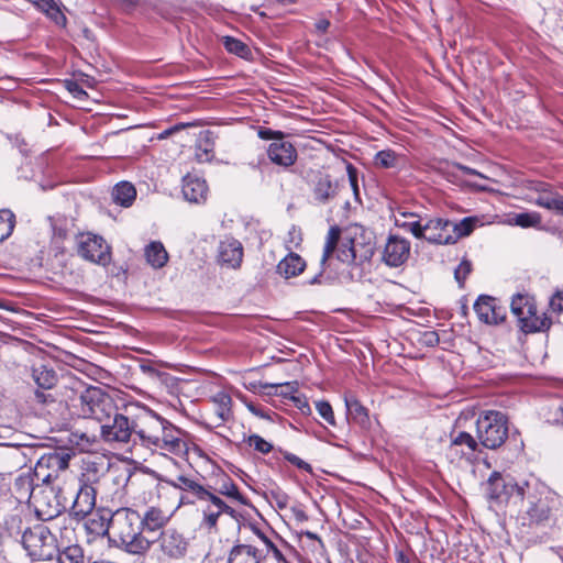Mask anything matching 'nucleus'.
I'll return each instance as SVG.
<instances>
[{"mask_svg":"<svg viewBox=\"0 0 563 563\" xmlns=\"http://www.w3.org/2000/svg\"><path fill=\"white\" fill-rule=\"evenodd\" d=\"M258 136L263 140H273V142L284 140V133L282 131H275L266 128L258 131Z\"/></svg>","mask_w":563,"mask_h":563,"instance_id":"6e6d98bb","label":"nucleus"},{"mask_svg":"<svg viewBox=\"0 0 563 563\" xmlns=\"http://www.w3.org/2000/svg\"><path fill=\"white\" fill-rule=\"evenodd\" d=\"M472 272V263L468 260H463L454 271V278L460 288H464L465 280Z\"/></svg>","mask_w":563,"mask_h":563,"instance_id":"3c124183","label":"nucleus"},{"mask_svg":"<svg viewBox=\"0 0 563 563\" xmlns=\"http://www.w3.org/2000/svg\"><path fill=\"white\" fill-rule=\"evenodd\" d=\"M14 225V214L7 209L0 210V242H3L12 234Z\"/></svg>","mask_w":563,"mask_h":563,"instance_id":"a18cd8bd","label":"nucleus"},{"mask_svg":"<svg viewBox=\"0 0 563 563\" xmlns=\"http://www.w3.org/2000/svg\"><path fill=\"white\" fill-rule=\"evenodd\" d=\"M65 88L78 100H84L88 97L87 92L75 80H65Z\"/></svg>","mask_w":563,"mask_h":563,"instance_id":"603ef678","label":"nucleus"},{"mask_svg":"<svg viewBox=\"0 0 563 563\" xmlns=\"http://www.w3.org/2000/svg\"><path fill=\"white\" fill-rule=\"evenodd\" d=\"M159 559L179 560L186 555L188 542L175 529L164 530L157 539Z\"/></svg>","mask_w":563,"mask_h":563,"instance_id":"ddd939ff","label":"nucleus"},{"mask_svg":"<svg viewBox=\"0 0 563 563\" xmlns=\"http://www.w3.org/2000/svg\"><path fill=\"white\" fill-rule=\"evenodd\" d=\"M136 198V189L135 187L128 181H122L115 185L112 190V199L115 203L122 207L132 206L133 201Z\"/></svg>","mask_w":563,"mask_h":563,"instance_id":"2f4dec72","label":"nucleus"},{"mask_svg":"<svg viewBox=\"0 0 563 563\" xmlns=\"http://www.w3.org/2000/svg\"><path fill=\"white\" fill-rule=\"evenodd\" d=\"M528 483L519 485L510 476H503L498 472H493L487 481V496L490 500L498 504H507L511 499L522 501L526 496Z\"/></svg>","mask_w":563,"mask_h":563,"instance_id":"0eeeda50","label":"nucleus"},{"mask_svg":"<svg viewBox=\"0 0 563 563\" xmlns=\"http://www.w3.org/2000/svg\"><path fill=\"white\" fill-rule=\"evenodd\" d=\"M318 413L332 427L336 426L334 412L330 402L325 400L316 401Z\"/></svg>","mask_w":563,"mask_h":563,"instance_id":"8fccbe9b","label":"nucleus"},{"mask_svg":"<svg viewBox=\"0 0 563 563\" xmlns=\"http://www.w3.org/2000/svg\"><path fill=\"white\" fill-rule=\"evenodd\" d=\"M112 512L109 510H97L91 512L90 517L85 522V528L88 533L97 537H111L112 532Z\"/></svg>","mask_w":563,"mask_h":563,"instance_id":"4be33fe9","label":"nucleus"},{"mask_svg":"<svg viewBox=\"0 0 563 563\" xmlns=\"http://www.w3.org/2000/svg\"><path fill=\"white\" fill-rule=\"evenodd\" d=\"M267 156L273 164L287 168L296 163L298 154L291 142L279 140L268 145Z\"/></svg>","mask_w":563,"mask_h":563,"instance_id":"dca6fc26","label":"nucleus"},{"mask_svg":"<svg viewBox=\"0 0 563 563\" xmlns=\"http://www.w3.org/2000/svg\"><path fill=\"white\" fill-rule=\"evenodd\" d=\"M70 454L66 452L53 451L42 455L34 468L33 475L40 483H51L55 481L59 473L69 466Z\"/></svg>","mask_w":563,"mask_h":563,"instance_id":"1a4fd4ad","label":"nucleus"},{"mask_svg":"<svg viewBox=\"0 0 563 563\" xmlns=\"http://www.w3.org/2000/svg\"><path fill=\"white\" fill-rule=\"evenodd\" d=\"M510 307L511 312L518 318V320H521L525 316H528L532 309H534L536 305L529 297L516 295L511 300Z\"/></svg>","mask_w":563,"mask_h":563,"instance_id":"ea45409f","label":"nucleus"},{"mask_svg":"<svg viewBox=\"0 0 563 563\" xmlns=\"http://www.w3.org/2000/svg\"><path fill=\"white\" fill-rule=\"evenodd\" d=\"M272 498L275 501L276 506L279 509H284L288 506L289 503V496L282 492L280 489L272 490L271 492Z\"/></svg>","mask_w":563,"mask_h":563,"instance_id":"5fc2aeb1","label":"nucleus"},{"mask_svg":"<svg viewBox=\"0 0 563 563\" xmlns=\"http://www.w3.org/2000/svg\"><path fill=\"white\" fill-rule=\"evenodd\" d=\"M374 165L377 168L401 170L406 167L407 159L405 155L387 148L375 154Z\"/></svg>","mask_w":563,"mask_h":563,"instance_id":"a878e982","label":"nucleus"},{"mask_svg":"<svg viewBox=\"0 0 563 563\" xmlns=\"http://www.w3.org/2000/svg\"><path fill=\"white\" fill-rule=\"evenodd\" d=\"M34 395H35L36 401L40 404H46V402L53 400L51 395L45 394L44 391H41V390H36Z\"/></svg>","mask_w":563,"mask_h":563,"instance_id":"338daca9","label":"nucleus"},{"mask_svg":"<svg viewBox=\"0 0 563 563\" xmlns=\"http://www.w3.org/2000/svg\"><path fill=\"white\" fill-rule=\"evenodd\" d=\"M212 402L216 406V413L220 418L222 422L228 421L231 416V406H232V398L231 396L225 391H218L214 394L211 398Z\"/></svg>","mask_w":563,"mask_h":563,"instance_id":"f704fd0d","label":"nucleus"},{"mask_svg":"<svg viewBox=\"0 0 563 563\" xmlns=\"http://www.w3.org/2000/svg\"><path fill=\"white\" fill-rule=\"evenodd\" d=\"M243 258V246L235 239H227L222 241L218 250V261L221 265L238 268Z\"/></svg>","mask_w":563,"mask_h":563,"instance_id":"a211bd4d","label":"nucleus"},{"mask_svg":"<svg viewBox=\"0 0 563 563\" xmlns=\"http://www.w3.org/2000/svg\"><path fill=\"white\" fill-rule=\"evenodd\" d=\"M550 307L554 312L563 311V290L555 292L550 299Z\"/></svg>","mask_w":563,"mask_h":563,"instance_id":"13d9d810","label":"nucleus"},{"mask_svg":"<svg viewBox=\"0 0 563 563\" xmlns=\"http://www.w3.org/2000/svg\"><path fill=\"white\" fill-rule=\"evenodd\" d=\"M507 417L496 410H487L476 421L477 439L482 446L490 450L499 448L508 437Z\"/></svg>","mask_w":563,"mask_h":563,"instance_id":"20e7f679","label":"nucleus"},{"mask_svg":"<svg viewBox=\"0 0 563 563\" xmlns=\"http://www.w3.org/2000/svg\"><path fill=\"white\" fill-rule=\"evenodd\" d=\"M145 257L153 268H162L168 261V254L161 242H151L145 247Z\"/></svg>","mask_w":563,"mask_h":563,"instance_id":"473e14b6","label":"nucleus"},{"mask_svg":"<svg viewBox=\"0 0 563 563\" xmlns=\"http://www.w3.org/2000/svg\"><path fill=\"white\" fill-rule=\"evenodd\" d=\"M451 220L443 218H429L424 221V235L423 239L429 243L445 245L452 244Z\"/></svg>","mask_w":563,"mask_h":563,"instance_id":"2eb2a0df","label":"nucleus"},{"mask_svg":"<svg viewBox=\"0 0 563 563\" xmlns=\"http://www.w3.org/2000/svg\"><path fill=\"white\" fill-rule=\"evenodd\" d=\"M339 257L343 262H353L355 260L356 255H355L354 249L351 246L347 249V251L342 250Z\"/></svg>","mask_w":563,"mask_h":563,"instance_id":"0e129e2a","label":"nucleus"},{"mask_svg":"<svg viewBox=\"0 0 563 563\" xmlns=\"http://www.w3.org/2000/svg\"><path fill=\"white\" fill-rule=\"evenodd\" d=\"M347 176L351 184V187L354 191V195L358 196V186H357V170L351 164L347 165Z\"/></svg>","mask_w":563,"mask_h":563,"instance_id":"bf43d9fd","label":"nucleus"},{"mask_svg":"<svg viewBox=\"0 0 563 563\" xmlns=\"http://www.w3.org/2000/svg\"><path fill=\"white\" fill-rule=\"evenodd\" d=\"M519 322L522 331L527 333L545 331L551 327V320L545 316V313H542L541 316L538 314L537 307H534L528 316H525L519 320Z\"/></svg>","mask_w":563,"mask_h":563,"instance_id":"7c9ffc66","label":"nucleus"},{"mask_svg":"<svg viewBox=\"0 0 563 563\" xmlns=\"http://www.w3.org/2000/svg\"><path fill=\"white\" fill-rule=\"evenodd\" d=\"M214 134L207 130L199 134L195 148V157L199 163L211 162L214 157Z\"/></svg>","mask_w":563,"mask_h":563,"instance_id":"c85d7f7f","label":"nucleus"},{"mask_svg":"<svg viewBox=\"0 0 563 563\" xmlns=\"http://www.w3.org/2000/svg\"><path fill=\"white\" fill-rule=\"evenodd\" d=\"M479 446V441L471 433L460 431L457 434L451 435L446 454L451 462H460L462 460L472 462L476 459V454L481 452Z\"/></svg>","mask_w":563,"mask_h":563,"instance_id":"9b49d317","label":"nucleus"},{"mask_svg":"<svg viewBox=\"0 0 563 563\" xmlns=\"http://www.w3.org/2000/svg\"><path fill=\"white\" fill-rule=\"evenodd\" d=\"M440 339L435 331H428L423 334V342L429 346H434L439 343Z\"/></svg>","mask_w":563,"mask_h":563,"instance_id":"e2e57ef3","label":"nucleus"},{"mask_svg":"<svg viewBox=\"0 0 563 563\" xmlns=\"http://www.w3.org/2000/svg\"><path fill=\"white\" fill-rule=\"evenodd\" d=\"M410 242L398 235H389L383 251V261L390 267H398L410 256Z\"/></svg>","mask_w":563,"mask_h":563,"instance_id":"4468645a","label":"nucleus"},{"mask_svg":"<svg viewBox=\"0 0 563 563\" xmlns=\"http://www.w3.org/2000/svg\"><path fill=\"white\" fill-rule=\"evenodd\" d=\"M266 554L255 544L236 543L229 552L228 563H263Z\"/></svg>","mask_w":563,"mask_h":563,"instance_id":"6ab92c4d","label":"nucleus"},{"mask_svg":"<svg viewBox=\"0 0 563 563\" xmlns=\"http://www.w3.org/2000/svg\"><path fill=\"white\" fill-rule=\"evenodd\" d=\"M199 510L202 514L201 527L207 529H214L218 519L222 514H228L234 517L235 510L222 500L218 495L208 490V496H203L200 500Z\"/></svg>","mask_w":563,"mask_h":563,"instance_id":"f8f14e48","label":"nucleus"},{"mask_svg":"<svg viewBox=\"0 0 563 563\" xmlns=\"http://www.w3.org/2000/svg\"><path fill=\"white\" fill-rule=\"evenodd\" d=\"M344 401L347 411V418L362 428L368 427V410L361 404V401L353 395L345 396Z\"/></svg>","mask_w":563,"mask_h":563,"instance_id":"c756f323","label":"nucleus"},{"mask_svg":"<svg viewBox=\"0 0 563 563\" xmlns=\"http://www.w3.org/2000/svg\"><path fill=\"white\" fill-rule=\"evenodd\" d=\"M62 489L51 483H41L29 505L34 508L35 515L42 521H48L58 517L66 505L62 500Z\"/></svg>","mask_w":563,"mask_h":563,"instance_id":"423d86ee","label":"nucleus"},{"mask_svg":"<svg viewBox=\"0 0 563 563\" xmlns=\"http://www.w3.org/2000/svg\"><path fill=\"white\" fill-rule=\"evenodd\" d=\"M506 319V310L504 307L496 303L493 313L489 316L488 324H498Z\"/></svg>","mask_w":563,"mask_h":563,"instance_id":"4d7b16f0","label":"nucleus"},{"mask_svg":"<svg viewBox=\"0 0 563 563\" xmlns=\"http://www.w3.org/2000/svg\"><path fill=\"white\" fill-rule=\"evenodd\" d=\"M476 219L472 217H467L462 219L460 222L451 221V232L452 244L456 243L461 238L470 235L475 227Z\"/></svg>","mask_w":563,"mask_h":563,"instance_id":"4c0bfd02","label":"nucleus"},{"mask_svg":"<svg viewBox=\"0 0 563 563\" xmlns=\"http://www.w3.org/2000/svg\"><path fill=\"white\" fill-rule=\"evenodd\" d=\"M77 253L84 260L107 266L111 262V247L104 239L92 233H80L76 236Z\"/></svg>","mask_w":563,"mask_h":563,"instance_id":"6e6552de","label":"nucleus"},{"mask_svg":"<svg viewBox=\"0 0 563 563\" xmlns=\"http://www.w3.org/2000/svg\"><path fill=\"white\" fill-rule=\"evenodd\" d=\"M40 484L41 483L37 482L36 477L33 475L32 468L22 472L14 479L12 487L15 499L19 503L26 501L29 504Z\"/></svg>","mask_w":563,"mask_h":563,"instance_id":"aec40b11","label":"nucleus"},{"mask_svg":"<svg viewBox=\"0 0 563 563\" xmlns=\"http://www.w3.org/2000/svg\"><path fill=\"white\" fill-rule=\"evenodd\" d=\"M265 547L267 549V553H272L273 558L278 563H283L286 560L285 555L282 553V551L277 548V545L272 540Z\"/></svg>","mask_w":563,"mask_h":563,"instance_id":"052dcab7","label":"nucleus"},{"mask_svg":"<svg viewBox=\"0 0 563 563\" xmlns=\"http://www.w3.org/2000/svg\"><path fill=\"white\" fill-rule=\"evenodd\" d=\"M100 437L107 443H140L163 455L185 456L190 449L188 433L148 408H141L132 418L119 408L100 424Z\"/></svg>","mask_w":563,"mask_h":563,"instance_id":"f257e3e1","label":"nucleus"},{"mask_svg":"<svg viewBox=\"0 0 563 563\" xmlns=\"http://www.w3.org/2000/svg\"><path fill=\"white\" fill-rule=\"evenodd\" d=\"M184 198L194 203H202L207 199L208 186L205 179L195 175H187L183 179Z\"/></svg>","mask_w":563,"mask_h":563,"instance_id":"412c9836","label":"nucleus"},{"mask_svg":"<svg viewBox=\"0 0 563 563\" xmlns=\"http://www.w3.org/2000/svg\"><path fill=\"white\" fill-rule=\"evenodd\" d=\"M330 26V21L327 19H321L316 23V29L320 33H325Z\"/></svg>","mask_w":563,"mask_h":563,"instance_id":"774afa93","label":"nucleus"},{"mask_svg":"<svg viewBox=\"0 0 563 563\" xmlns=\"http://www.w3.org/2000/svg\"><path fill=\"white\" fill-rule=\"evenodd\" d=\"M76 445L79 448L80 451H91L95 449V446L98 443V438L95 434H87V433H74L73 434Z\"/></svg>","mask_w":563,"mask_h":563,"instance_id":"de8ad7c7","label":"nucleus"},{"mask_svg":"<svg viewBox=\"0 0 563 563\" xmlns=\"http://www.w3.org/2000/svg\"><path fill=\"white\" fill-rule=\"evenodd\" d=\"M550 509L543 503H531L527 509V515L531 522L540 523L549 518Z\"/></svg>","mask_w":563,"mask_h":563,"instance_id":"49530a36","label":"nucleus"},{"mask_svg":"<svg viewBox=\"0 0 563 563\" xmlns=\"http://www.w3.org/2000/svg\"><path fill=\"white\" fill-rule=\"evenodd\" d=\"M311 184L313 199L320 205L330 202L338 195L339 185L328 174L317 173Z\"/></svg>","mask_w":563,"mask_h":563,"instance_id":"f3484780","label":"nucleus"},{"mask_svg":"<svg viewBox=\"0 0 563 563\" xmlns=\"http://www.w3.org/2000/svg\"><path fill=\"white\" fill-rule=\"evenodd\" d=\"M5 528L11 537L21 536V544L30 556L42 559L46 555L45 548L51 540V532L46 526H24L21 516L12 515L5 519Z\"/></svg>","mask_w":563,"mask_h":563,"instance_id":"7ed1b4c3","label":"nucleus"},{"mask_svg":"<svg viewBox=\"0 0 563 563\" xmlns=\"http://www.w3.org/2000/svg\"><path fill=\"white\" fill-rule=\"evenodd\" d=\"M341 230L339 227H331L328 231L323 253L320 260V266L327 265L328 260L332 256L340 240Z\"/></svg>","mask_w":563,"mask_h":563,"instance_id":"e433bc0d","label":"nucleus"},{"mask_svg":"<svg viewBox=\"0 0 563 563\" xmlns=\"http://www.w3.org/2000/svg\"><path fill=\"white\" fill-rule=\"evenodd\" d=\"M208 489H210L211 493H214V495H223L232 500L245 504V499L243 495L240 493L236 484L229 475L224 473H220L219 475H217L214 479V485L209 486Z\"/></svg>","mask_w":563,"mask_h":563,"instance_id":"b1692460","label":"nucleus"},{"mask_svg":"<svg viewBox=\"0 0 563 563\" xmlns=\"http://www.w3.org/2000/svg\"><path fill=\"white\" fill-rule=\"evenodd\" d=\"M32 378L38 386V388L42 389H51L57 383L56 373L52 368L46 367L45 365L32 367Z\"/></svg>","mask_w":563,"mask_h":563,"instance_id":"72a5a7b5","label":"nucleus"},{"mask_svg":"<svg viewBox=\"0 0 563 563\" xmlns=\"http://www.w3.org/2000/svg\"><path fill=\"white\" fill-rule=\"evenodd\" d=\"M408 217L411 219L410 222H401V220L396 217V225L411 232L412 235L417 239H423L426 219H422L415 213H409Z\"/></svg>","mask_w":563,"mask_h":563,"instance_id":"58836bf2","label":"nucleus"},{"mask_svg":"<svg viewBox=\"0 0 563 563\" xmlns=\"http://www.w3.org/2000/svg\"><path fill=\"white\" fill-rule=\"evenodd\" d=\"M497 301L494 297L481 295L474 303V310L478 319L485 323H489V316L493 313Z\"/></svg>","mask_w":563,"mask_h":563,"instance_id":"c9c22d12","label":"nucleus"},{"mask_svg":"<svg viewBox=\"0 0 563 563\" xmlns=\"http://www.w3.org/2000/svg\"><path fill=\"white\" fill-rule=\"evenodd\" d=\"M511 223L521 228H538L541 224V216L534 211L516 213L511 218Z\"/></svg>","mask_w":563,"mask_h":563,"instance_id":"37998d69","label":"nucleus"},{"mask_svg":"<svg viewBox=\"0 0 563 563\" xmlns=\"http://www.w3.org/2000/svg\"><path fill=\"white\" fill-rule=\"evenodd\" d=\"M536 191L538 192V197L533 199V202L537 206L563 214V196L552 192L549 190V186L542 183L536 186Z\"/></svg>","mask_w":563,"mask_h":563,"instance_id":"393cba45","label":"nucleus"},{"mask_svg":"<svg viewBox=\"0 0 563 563\" xmlns=\"http://www.w3.org/2000/svg\"><path fill=\"white\" fill-rule=\"evenodd\" d=\"M170 519V515L157 507H150L141 516L143 530L154 532L164 528Z\"/></svg>","mask_w":563,"mask_h":563,"instance_id":"cd10ccee","label":"nucleus"},{"mask_svg":"<svg viewBox=\"0 0 563 563\" xmlns=\"http://www.w3.org/2000/svg\"><path fill=\"white\" fill-rule=\"evenodd\" d=\"M82 477L86 479H80L79 488L70 507V515L78 520L89 516L96 506L97 492L91 483L97 482V473L93 472L90 474V470L87 468V473L84 474Z\"/></svg>","mask_w":563,"mask_h":563,"instance_id":"9d476101","label":"nucleus"},{"mask_svg":"<svg viewBox=\"0 0 563 563\" xmlns=\"http://www.w3.org/2000/svg\"><path fill=\"white\" fill-rule=\"evenodd\" d=\"M222 43L229 53L234 54L239 57L247 58V56L251 54L250 47L238 38L224 36L222 38Z\"/></svg>","mask_w":563,"mask_h":563,"instance_id":"79ce46f5","label":"nucleus"},{"mask_svg":"<svg viewBox=\"0 0 563 563\" xmlns=\"http://www.w3.org/2000/svg\"><path fill=\"white\" fill-rule=\"evenodd\" d=\"M284 459L291 463L292 465L297 466L299 470H303L306 472H309L311 473L312 472V467L309 463L305 462L303 460H301L299 456L292 454V453H289V452H285L284 453Z\"/></svg>","mask_w":563,"mask_h":563,"instance_id":"864d4df0","label":"nucleus"},{"mask_svg":"<svg viewBox=\"0 0 563 563\" xmlns=\"http://www.w3.org/2000/svg\"><path fill=\"white\" fill-rule=\"evenodd\" d=\"M251 530L253 531V533L255 534V537L262 542L264 543L265 545L267 543H269L271 539L261 530L258 529L256 526L254 525H251Z\"/></svg>","mask_w":563,"mask_h":563,"instance_id":"69168bd1","label":"nucleus"},{"mask_svg":"<svg viewBox=\"0 0 563 563\" xmlns=\"http://www.w3.org/2000/svg\"><path fill=\"white\" fill-rule=\"evenodd\" d=\"M174 486L183 490V495L180 496L183 504H195L197 500L203 498V496H208V488L186 476H178Z\"/></svg>","mask_w":563,"mask_h":563,"instance_id":"5701e85b","label":"nucleus"},{"mask_svg":"<svg viewBox=\"0 0 563 563\" xmlns=\"http://www.w3.org/2000/svg\"><path fill=\"white\" fill-rule=\"evenodd\" d=\"M58 563H85L82 548L77 544L66 547L58 556Z\"/></svg>","mask_w":563,"mask_h":563,"instance_id":"c03bdc74","label":"nucleus"},{"mask_svg":"<svg viewBox=\"0 0 563 563\" xmlns=\"http://www.w3.org/2000/svg\"><path fill=\"white\" fill-rule=\"evenodd\" d=\"M291 400L295 402L296 407L300 409L302 413H310L311 408L307 401V399L301 397L291 396Z\"/></svg>","mask_w":563,"mask_h":563,"instance_id":"680f3d73","label":"nucleus"},{"mask_svg":"<svg viewBox=\"0 0 563 563\" xmlns=\"http://www.w3.org/2000/svg\"><path fill=\"white\" fill-rule=\"evenodd\" d=\"M80 413L100 424L118 408L115 400L100 387L89 386L79 396Z\"/></svg>","mask_w":563,"mask_h":563,"instance_id":"39448f33","label":"nucleus"},{"mask_svg":"<svg viewBox=\"0 0 563 563\" xmlns=\"http://www.w3.org/2000/svg\"><path fill=\"white\" fill-rule=\"evenodd\" d=\"M305 268V260L296 253H289L277 264L276 272L285 279H289L300 275Z\"/></svg>","mask_w":563,"mask_h":563,"instance_id":"bb28decb","label":"nucleus"},{"mask_svg":"<svg viewBox=\"0 0 563 563\" xmlns=\"http://www.w3.org/2000/svg\"><path fill=\"white\" fill-rule=\"evenodd\" d=\"M110 541L130 554L145 555L152 541L143 534L141 515L132 508H119L112 512Z\"/></svg>","mask_w":563,"mask_h":563,"instance_id":"f03ea898","label":"nucleus"},{"mask_svg":"<svg viewBox=\"0 0 563 563\" xmlns=\"http://www.w3.org/2000/svg\"><path fill=\"white\" fill-rule=\"evenodd\" d=\"M247 444L263 454H268L273 450V444L258 434L250 435L247 438Z\"/></svg>","mask_w":563,"mask_h":563,"instance_id":"09e8293b","label":"nucleus"},{"mask_svg":"<svg viewBox=\"0 0 563 563\" xmlns=\"http://www.w3.org/2000/svg\"><path fill=\"white\" fill-rule=\"evenodd\" d=\"M261 387H262V389L274 388V389H276L275 390L276 395L291 399V396H294V394L298 391L299 384L297 380L286 382V383H276V384L264 383V384H261Z\"/></svg>","mask_w":563,"mask_h":563,"instance_id":"a19ab883","label":"nucleus"}]
</instances>
